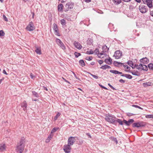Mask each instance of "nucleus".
<instances>
[{
  "instance_id": "nucleus-1",
  "label": "nucleus",
  "mask_w": 153,
  "mask_h": 153,
  "mask_svg": "<svg viewBox=\"0 0 153 153\" xmlns=\"http://www.w3.org/2000/svg\"><path fill=\"white\" fill-rule=\"evenodd\" d=\"M25 139L24 137H22L19 143L17 144L16 149V152L19 153H22L23 151L25 146Z\"/></svg>"
},
{
  "instance_id": "nucleus-2",
  "label": "nucleus",
  "mask_w": 153,
  "mask_h": 153,
  "mask_svg": "<svg viewBox=\"0 0 153 153\" xmlns=\"http://www.w3.org/2000/svg\"><path fill=\"white\" fill-rule=\"evenodd\" d=\"M115 119H117V118L114 115L110 114H106L105 115V119L106 121L111 123L115 124L116 120Z\"/></svg>"
},
{
  "instance_id": "nucleus-3",
  "label": "nucleus",
  "mask_w": 153,
  "mask_h": 153,
  "mask_svg": "<svg viewBox=\"0 0 153 153\" xmlns=\"http://www.w3.org/2000/svg\"><path fill=\"white\" fill-rule=\"evenodd\" d=\"M146 123L142 121H139L133 123L132 124V127L133 128L136 127L138 128L141 127H143L145 126Z\"/></svg>"
},
{
  "instance_id": "nucleus-4",
  "label": "nucleus",
  "mask_w": 153,
  "mask_h": 153,
  "mask_svg": "<svg viewBox=\"0 0 153 153\" xmlns=\"http://www.w3.org/2000/svg\"><path fill=\"white\" fill-rule=\"evenodd\" d=\"M74 6V3L72 2H69L67 3L65 5V8H64L65 11H68L69 9H72Z\"/></svg>"
},
{
  "instance_id": "nucleus-5",
  "label": "nucleus",
  "mask_w": 153,
  "mask_h": 153,
  "mask_svg": "<svg viewBox=\"0 0 153 153\" xmlns=\"http://www.w3.org/2000/svg\"><path fill=\"white\" fill-rule=\"evenodd\" d=\"M139 10L140 12L142 13H145L148 11L147 7L143 5H140L139 7Z\"/></svg>"
},
{
  "instance_id": "nucleus-6",
  "label": "nucleus",
  "mask_w": 153,
  "mask_h": 153,
  "mask_svg": "<svg viewBox=\"0 0 153 153\" xmlns=\"http://www.w3.org/2000/svg\"><path fill=\"white\" fill-rule=\"evenodd\" d=\"M26 29L29 31L33 30L35 29V27L33 22H31L26 27Z\"/></svg>"
},
{
  "instance_id": "nucleus-7",
  "label": "nucleus",
  "mask_w": 153,
  "mask_h": 153,
  "mask_svg": "<svg viewBox=\"0 0 153 153\" xmlns=\"http://www.w3.org/2000/svg\"><path fill=\"white\" fill-rule=\"evenodd\" d=\"M56 42L63 50H64L65 49V46L60 39H56Z\"/></svg>"
},
{
  "instance_id": "nucleus-8",
  "label": "nucleus",
  "mask_w": 153,
  "mask_h": 153,
  "mask_svg": "<svg viewBox=\"0 0 153 153\" xmlns=\"http://www.w3.org/2000/svg\"><path fill=\"white\" fill-rule=\"evenodd\" d=\"M71 148V145L69 144L65 145L64 146V150L65 153H69L70 152Z\"/></svg>"
},
{
  "instance_id": "nucleus-9",
  "label": "nucleus",
  "mask_w": 153,
  "mask_h": 153,
  "mask_svg": "<svg viewBox=\"0 0 153 153\" xmlns=\"http://www.w3.org/2000/svg\"><path fill=\"white\" fill-rule=\"evenodd\" d=\"M122 52L120 50H117L115 52L114 56L115 57L116 59H119L122 56Z\"/></svg>"
},
{
  "instance_id": "nucleus-10",
  "label": "nucleus",
  "mask_w": 153,
  "mask_h": 153,
  "mask_svg": "<svg viewBox=\"0 0 153 153\" xmlns=\"http://www.w3.org/2000/svg\"><path fill=\"white\" fill-rule=\"evenodd\" d=\"M75 140V137H70L68 140V144L71 146L74 143Z\"/></svg>"
},
{
  "instance_id": "nucleus-11",
  "label": "nucleus",
  "mask_w": 153,
  "mask_h": 153,
  "mask_svg": "<svg viewBox=\"0 0 153 153\" xmlns=\"http://www.w3.org/2000/svg\"><path fill=\"white\" fill-rule=\"evenodd\" d=\"M53 29L55 35L58 36H59L60 35L58 31L57 25L55 23L53 24Z\"/></svg>"
},
{
  "instance_id": "nucleus-12",
  "label": "nucleus",
  "mask_w": 153,
  "mask_h": 153,
  "mask_svg": "<svg viewBox=\"0 0 153 153\" xmlns=\"http://www.w3.org/2000/svg\"><path fill=\"white\" fill-rule=\"evenodd\" d=\"M134 122V120L133 119H129L128 121L125 120H123L124 123H125L126 126H130Z\"/></svg>"
},
{
  "instance_id": "nucleus-13",
  "label": "nucleus",
  "mask_w": 153,
  "mask_h": 153,
  "mask_svg": "<svg viewBox=\"0 0 153 153\" xmlns=\"http://www.w3.org/2000/svg\"><path fill=\"white\" fill-rule=\"evenodd\" d=\"M140 62L143 64H147L149 62V60L147 58L145 57L141 59L140 60Z\"/></svg>"
},
{
  "instance_id": "nucleus-14",
  "label": "nucleus",
  "mask_w": 153,
  "mask_h": 153,
  "mask_svg": "<svg viewBox=\"0 0 153 153\" xmlns=\"http://www.w3.org/2000/svg\"><path fill=\"white\" fill-rule=\"evenodd\" d=\"M36 50H35V52L38 54H41L42 53L41 51V48L40 47H38L37 45H36L35 46Z\"/></svg>"
},
{
  "instance_id": "nucleus-15",
  "label": "nucleus",
  "mask_w": 153,
  "mask_h": 153,
  "mask_svg": "<svg viewBox=\"0 0 153 153\" xmlns=\"http://www.w3.org/2000/svg\"><path fill=\"white\" fill-rule=\"evenodd\" d=\"M139 67L140 68V69L147 71L148 70V67L147 65H143L142 64H140L139 65Z\"/></svg>"
},
{
  "instance_id": "nucleus-16",
  "label": "nucleus",
  "mask_w": 153,
  "mask_h": 153,
  "mask_svg": "<svg viewBox=\"0 0 153 153\" xmlns=\"http://www.w3.org/2000/svg\"><path fill=\"white\" fill-rule=\"evenodd\" d=\"M75 47L78 49H81L82 48L81 45L78 42L75 41L74 42Z\"/></svg>"
},
{
  "instance_id": "nucleus-17",
  "label": "nucleus",
  "mask_w": 153,
  "mask_h": 153,
  "mask_svg": "<svg viewBox=\"0 0 153 153\" xmlns=\"http://www.w3.org/2000/svg\"><path fill=\"white\" fill-rule=\"evenodd\" d=\"M6 146L4 143H2L0 144V151L3 152L5 150Z\"/></svg>"
},
{
  "instance_id": "nucleus-18",
  "label": "nucleus",
  "mask_w": 153,
  "mask_h": 153,
  "mask_svg": "<svg viewBox=\"0 0 153 153\" xmlns=\"http://www.w3.org/2000/svg\"><path fill=\"white\" fill-rule=\"evenodd\" d=\"M104 61L106 64L108 65H111L112 63V60L110 57H109L108 59H105Z\"/></svg>"
},
{
  "instance_id": "nucleus-19",
  "label": "nucleus",
  "mask_w": 153,
  "mask_h": 153,
  "mask_svg": "<svg viewBox=\"0 0 153 153\" xmlns=\"http://www.w3.org/2000/svg\"><path fill=\"white\" fill-rule=\"evenodd\" d=\"M122 76L125 77L126 78L131 79L132 78V76L130 75L126 74H123L122 75H121Z\"/></svg>"
},
{
  "instance_id": "nucleus-20",
  "label": "nucleus",
  "mask_w": 153,
  "mask_h": 153,
  "mask_svg": "<svg viewBox=\"0 0 153 153\" xmlns=\"http://www.w3.org/2000/svg\"><path fill=\"white\" fill-rule=\"evenodd\" d=\"M146 4L150 8L152 7V2L151 0H148Z\"/></svg>"
},
{
  "instance_id": "nucleus-21",
  "label": "nucleus",
  "mask_w": 153,
  "mask_h": 153,
  "mask_svg": "<svg viewBox=\"0 0 153 153\" xmlns=\"http://www.w3.org/2000/svg\"><path fill=\"white\" fill-rule=\"evenodd\" d=\"M116 122L118 123L119 125H123V124L124 123L123 122V120L122 121L121 119H119L118 118L116 119Z\"/></svg>"
},
{
  "instance_id": "nucleus-22",
  "label": "nucleus",
  "mask_w": 153,
  "mask_h": 153,
  "mask_svg": "<svg viewBox=\"0 0 153 153\" xmlns=\"http://www.w3.org/2000/svg\"><path fill=\"white\" fill-rule=\"evenodd\" d=\"M21 106L22 108L27 107V103L26 101L24 100L22 102L21 104Z\"/></svg>"
},
{
  "instance_id": "nucleus-23",
  "label": "nucleus",
  "mask_w": 153,
  "mask_h": 153,
  "mask_svg": "<svg viewBox=\"0 0 153 153\" xmlns=\"http://www.w3.org/2000/svg\"><path fill=\"white\" fill-rule=\"evenodd\" d=\"M63 7V5L62 4H59L58 6V10L61 12L62 11Z\"/></svg>"
},
{
  "instance_id": "nucleus-24",
  "label": "nucleus",
  "mask_w": 153,
  "mask_h": 153,
  "mask_svg": "<svg viewBox=\"0 0 153 153\" xmlns=\"http://www.w3.org/2000/svg\"><path fill=\"white\" fill-rule=\"evenodd\" d=\"M152 83L151 82H144L143 84V85L144 86V87H146L148 86H150L151 85Z\"/></svg>"
},
{
  "instance_id": "nucleus-25",
  "label": "nucleus",
  "mask_w": 153,
  "mask_h": 153,
  "mask_svg": "<svg viewBox=\"0 0 153 153\" xmlns=\"http://www.w3.org/2000/svg\"><path fill=\"white\" fill-rule=\"evenodd\" d=\"M102 49L103 50V52L105 53L108 51L109 48H108L107 46L106 45H105L102 47Z\"/></svg>"
},
{
  "instance_id": "nucleus-26",
  "label": "nucleus",
  "mask_w": 153,
  "mask_h": 153,
  "mask_svg": "<svg viewBox=\"0 0 153 153\" xmlns=\"http://www.w3.org/2000/svg\"><path fill=\"white\" fill-rule=\"evenodd\" d=\"M32 95L34 97L39 98V94L35 91H32Z\"/></svg>"
},
{
  "instance_id": "nucleus-27",
  "label": "nucleus",
  "mask_w": 153,
  "mask_h": 153,
  "mask_svg": "<svg viewBox=\"0 0 153 153\" xmlns=\"http://www.w3.org/2000/svg\"><path fill=\"white\" fill-rule=\"evenodd\" d=\"M113 64H114V65L115 66H118L120 64L123 65V63L121 62H118L115 61L114 62Z\"/></svg>"
},
{
  "instance_id": "nucleus-28",
  "label": "nucleus",
  "mask_w": 153,
  "mask_h": 153,
  "mask_svg": "<svg viewBox=\"0 0 153 153\" xmlns=\"http://www.w3.org/2000/svg\"><path fill=\"white\" fill-rule=\"evenodd\" d=\"M133 69H134L135 68H136L137 69L140 70V68L139 67V65L137 64H135L134 65L132 66H131Z\"/></svg>"
},
{
  "instance_id": "nucleus-29",
  "label": "nucleus",
  "mask_w": 153,
  "mask_h": 153,
  "mask_svg": "<svg viewBox=\"0 0 153 153\" xmlns=\"http://www.w3.org/2000/svg\"><path fill=\"white\" fill-rule=\"evenodd\" d=\"M79 63L80 65L84 67L85 65V64L84 61L83 60H80L79 61Z\"/></svg>"
},
{
  "instance_id": "nucleus-30",
  "label": "nucleus",
  "mask_w": 153,
  "mask_h": 153,
  "mask_svg": "<svg viewBox=\"0 0 153 153\" xmlns=\"http://www.w3.org/2000/svg\"><path fill=\"white\" fill-rule=\"evenodd\" d=\"M148 67L151 70H153V64L150 63L148 65Z\"/></svg>"
},
{
  "instance_id": "nucleus-31",
  "label": "nucleus",
  "mask_w": 153,
  "mask_h": 153,
  "mask_svg": "<svg viewBox=\"0 0 153 153\" xmlns=\"http://www.w3.org/2000/svg\"><path fill=\"white\" fill-rule=\"evenodd\" d=\"M114 3L118 4L121 2V0H112Z\"/></svg>"
},
{
  "instance_id": "nucleus-32",
  "label": "nucleus",
  "mask_w": 153,
  "mask_h": 153,
  "mask_svg": "<svg viewBox=\"0 0 153 153\" xmlns=\"http://www.w3.org/2000/svg\"><path fill=\"white\" fill-rule=\"evenodd\" d=\"M58 129V128L54 127L53 128L51 131V133H53L56 132Z\"/></svg>"
},
{
  "instance_id": "nucleus-33",
  "label": "nucleus",
  "mask_w": 153,
  "mask_h": 153,
  "mask_svg": "<svg viewBox=\"0 0 153 153\" xmlns=\"http://www.w3.org/2000/svg\"><path fill=\"white\" fill-rule=\"evenodd\" d=\"M60 23L62 25H65L66 24L65 21L64 19H61L60 20Z\"/></svg>"
},
{
  "instance_id": "nucleus-34",
  "label": "nucleus",
  "mask_w": 153,
  "mask_h": 153,
  "mask_svg": "<svg viewBox=\"0 0 153 153\" xmlns=\"http://www.w3.org/2000/svg\"><path fill=\"white\" fill-rule=\"evenodd\" d=\"M60 114L59 112H58L57 113L56 116L54 117V119L55 120H56L59 116L60 115Z\"/></svg>"
},
{
  "instance_id": "nucleus-35",
  "label": "nucleus",
  "mask_w": 153,
  "mask_h": 153,
  "mask_svg": "<svg viewBox=\"0 0 153 153\" xmlns=\"http://www.w3.org/2000/svg\"><path fill=\"white\" fill-rule=\"evenodd\" d=\"M127 63L130 66H133L134 64L133 62L131 61H129L127 62Z\"/></svg>"
},
{
  "instance_id": "nucleus-36",
  "label": "nucleus",
  "mask_w": 153,
  "mask_h": 153,
  "mask_svg": "<svg viewBox=\"0 0 153 153\" xmlns=\"http://www.w3.org/2000/svg\"><path fill=\"white\" fill-rule=\"evenodd\" d=\"M110 72L111 73L115 74H118V71L116 70H111L110 71Z\"/></svg>"
},
{
  "instance_id": "nucleus-37",
  "label": "nucleus",
  "mask_w": 153,
  "mask_h": 153,
  "mask_svg": "<svg viewBox=\"0 0 153 153\" xmlns=\"http://www.w3.org/2000/svg\"><path fill=\"white\" fill-rule=\"evenodd\" d=\"M111 139L112 140L115 142L116 144H117L118 143V141L117 138L114 137H111Z\"/></svg>"
},
{
  "instance_id": "nucleus-38",
  "label": "nucleus",
  "mask_w": 153,
  "mask_h": 153,
  "mask_svg": "<svg viewBox=\"0 0 153 153\" xmlns=\"http://www.w3.org/2000/svg\"><path fill=\"white\" fill-rule=\"evenodd\" d=\"M74 55L76 58L78 57L79 56L81 55V54L80 53H77L76 52H75L74 53Z\"/></svg>"
},
{
  "instance_id": "nucleus-39",
  "label": "nucleus",
  "mask_w": 153,
  "mask_h": 153,
  "mask_svg": "<svg viewBox=\"0 0 153 153\" xmlns=\"http://www.w3.org/2000/svg\"><path fill=\"white\" fill-rule=\"evenodd\" d=\"M104 54H105L103 53H99L98 55V56L100 58H103V56H102Z\"/></svg>"
},
{
  "instance_id": "nucleus-40",
  "label": "nucleus",
  "mask_w": 153,
  "mask_h": 153,
  "mask_svg": "<svg viewBox=\"0 0 153 153\" xmlns=\"http://www.w3.org/2000/svg\"><path fill=\"white\" fill-rule=\"evenodd\" d=\"M5 35V33L2 30H0V36H3Z\"/></svg>"
},
{
  "instance_id": "nucleus-41",
  "label": "nucleus",
  "mask_w": 153,
  "mask_h": 153,
  "mask_svg": "<svg viewBox=\"0 0 153 153\" xmlns=\"http://www.w3.org/2000/svg\"><path fill=\"white\" fill-rule=\"evenodd\" d=\"M101 69L105 70L107 69V65H104L100 67Z\"/></svg>"
},
{
  "instance_id": "nucleus-42",
  "label": "nucleus",
  "mask_w": 153,
  "mask_h": 153,
  "mask_svg": "<svg viewBox=\"0 0 153 153\" xmlns=\"http://www.w3.org/2000/svg\"><path fill=\"white\" fill-rule=\"evenodd\" d=\"M146 117L147 118H153V114L148 115H146Z\"/></svg>"
},
{
  "instance_id": "nucleus-43",
  "label": "nucleus",
  "mask_w": 153,
  "mask_h": 153,
  "mask_svg": "<svg viewBox=\"0 0 153 153\" xmlns=\"http://www.w3.org/2000/svg\"><path fill=\"white\" fill-rule=\"evenodd\" d=\"M52 136L51 134L49 135L48 138V141H47V143L49 142L50 141V140L52 138Z\"/></svg>"
},
{
  "instance_id": "nucleus-44",
  "label": "nucleus",
  "mask_w": 153,
  "mask_h": 153,
  "mask_svg": "<svg viewBox=\"0 0 153 153\" xmlns=\"http://www.w3.org/2000/svg\"><path fill=\"white\" fill-rule=\"evenodd\" d=\"M92 56L87 57L85 58V59L88 61H90L92 59Z\"/></svg>"
},
{
  "instance_id": "nucleus-45",
  "label": "nucleus",
  "mask_w": 153,
  "mask_h": 153,
  "mask_svg": "<svg viewBox=\"0 0 153 153\" xmlns=\"http://www.w3.org/2000/svg\"><path fill=\"white\" fill-rule=\"evenodd\" d=\"M132 106L134 107H136V108H139V109H143V108H141L140 106H138L137 105H132Z\"/></svg>"
},
{
  "instance_id": "nucleus-46",
  "label": "nucleus",
  "mask_w": 153,
  "mask_h": 153,
  "mask_svg": "<svg viewBox=\"0 0 153 153\" xmlns=\"http://www.w3.org/2000/svg\"><path fill=\"white\" fill-rule=\"evenodd\" d=\"M94 52L96 54H98L99 53V49L98 48H96L94 51Z\"/></svg>"
},
{
  "instance_id": "nucleus-47",
  "label": "nucleus",
  "mask_w": 153,
  "mask_h": 153,
  "mask_svg": "<svg viewBox=\"0 0 153 153\" xmlns=\"http://www.w3.org/2000/svg\"><path fill=\"white\" fill-rule=\"evenodd\" d=\"M3 19L5 21H8V19L6 17V16L4 15L3 16Z\"/></svg>"
},
{
  "instance_id": "nucleus-48",
  "label": "nucleus",
  "mask_w": 153,
  "mask_h": 153,
  "mask_svg": "<svg viewBox=\"0 0 153 153\" xmlns=\"http://www.w3.org/2000/svg\"><path fill=\"white\" fill-rule=\"evenodd\" d=\"M93 51L91 50L89 51H87V53L88 54H92L93 53Z\"/></svg>"
},
{
  "instance_id": "nucleus-49",
  "label": "nucleus",
  "mask_w": 153,
  "mask_h": 153,
  "mask_svg": "<svg viewBox=\"0 0 153 153\" xmlns=\"http://www.w3.org/2000/svg\"><path fill=\"white\" fill-rule=\"evenodd\" d=\"M135 114H134L131 113H128L127 114V116H128L129 117H130V116H131L133 115H135Z\"/></svg>"
},
{
  "instance_id": "nucleus-50",
  "label": "nucleus",
  "mask_w": 153,
  "mask_h": 153,
  "mask_svg": "<svg viewBox=\"0 0 153 153\" xmlns=\"http://www.w3.org/2000/svg\"><path fill=\"white\" fill-rule=\"evenodd\" d=\"M123 66L125 68H126L127 69L130 70L131 68L130 67L128 66L127 65H123Z\"/></svg>"
},
{
  "instance_id": "nucleus-51",
  "label": "nucleus",
  "mask_w": 153,
  "mask_h": 153,
  "mask_svg": "<svg viewBox=\"0 0 153 153\" xmlns=\"http://www.w3.org/2000/svg\"><path fill=\"white\" fill-rule=\"evenodd\" d=\"M91 75L94 78H95L96 79H97L98 78V76H96V75H93V74H91Z\"/></svg>"
},
{
  "instance_id": "nucleus-52",
  "label": "nucleus",
  "mask_w": 153,
  "mask_h": 153,
  "mask_svg": "<svg viewBox=\"0 0 153 153\" xmlns=\"http://www.w3.org/2000/svg\"><path fill=\"white\" fill-rule=\"evenodd\" d=\"M137 71L136 72H132L131 73H132V74L133 75H136V76H139V74H137Z\"/></svg>"
},
{
  "instance_id": "nucleus-53",
  "label": "nucleus",
  "mask_w": 153,
  "mask_h": 153,
  "mask_svg": "<svg viewBox=\"0 0 153 153\" xmlns=\"http://www.w3.org/2000/svg\"><path fill=\"white\" fill-rule=\"evenodd\" d=\"M98 63L100 64H102L103 62V61L102 60H100L98 61Z\"/></svg>"
},
{
  "instance_id": "nucleus-54",
  "label": "nucleus",
  "mask_w": 153,
  "mask_h": 153,
  "mask_svg": "<svg viewBox=\"0 0 153 153\" xmlns=\"http://www.w3.org/2000/svg\"><path fill=\"white\" fill-rule=\"evenodd\" d=\"M83 140H79V145L82 144L83 143Z\"/></svg>"
},
{
  "instance_id": "nucleus-55",
  "label": "nucleus",
  "mask_w": 153,
  "mask_h": 153,
  "mask_svg": "<svg viewBox=\"0 0 153 153\" xmlns=\"http://www.w3.org/2000/svg\"><path fill=\"white\" fill-rule=\"evenodd\" d=\"M30 77L32 79H33L35 76H34V75L33 74H32V73H31V74H30Z\"/></svg>"
},
{
  "instance_id": "nucleus-56",
  "label": "nucleus",
  "mask_w": 153,
  "mask_h": 153,
  "mask_svg": "<svg viewBox=\"0 0 153 153\" xmlns=\"http://www.w3.org/2000/svg\"><path fill=\"white\" fill-rule=\"evenodd\" d=\"M119 81L121 83H124L125 82V81L122 79H120Z\"/></svg>"
},
{
  "instance_id": "nucleus-57",
  "label": "nucleus",
  "mask_w": 153,
  "mask_h": 153,
  "mask_svg": "<svg viewBox=\"0 0 153 153\" xmlns=\"http://www.w3.org/2000/svg\"><path fill=\"white\" fill-rule=\"evenodd\" d=\"M3 73L6 75H7L8 74L7 73L5 70H4L3 71Z\"/></svg>"
},
{
  "instance_id": "nucleus-58",
  "label": "nucleus",
  "mask_w": 153,
  "mask_h": 153,
  "mask_svg": "<svg viewBox=\"0 0 153 153\" xmlns=\"http://www.w3.org/2000/svg\"><path fill=\"white\" fill-rule=\"evenodd\" d=\"M143 1L145 4H146L147 2L148 1V0H143Z\"/></svg>"
},
{
  "instance_id": "nucleus-59",
  "label": "nucleus",
  "mask_w": 153,
  "mask_h": 153,
  "mask_svg": "<svg viewBox=\"0 0 153 153\" xmlns=\"http://www.w3.org/2000/svg\"><path fill=\"white\" fill-rule=\"evenodd\" d=\"M150 15L152 17H153V11H152L150 12Z\"/></svg>"
},
{
  "instance_id": "nucleus-60",
  "label": "nucleus",
  "mask_w": 153,
  "mask_h": 153,
  "mask_svg": "<svg viewBox=\"0 0 153 153\" xmlns=\"http://www.w3.org/2000/svg\"><path fill=\"white\" fill-rule=\"evenodd\" d=\"M84 1L87 3L91 1V0H84Z\"/></svg>"
},
{
  "instance_id": "nucleus-61",
  "label": "nucleus",
  "mask_w": 153,
  "mask_h": 153,
  "mask_svg": "<svg viewBox=\"0 0 153 153\" xmlns=\"http://www.w3.org/2000/svg\"><path fill=\"white\" fill-rule=\"evenodd\" d=\"M101 87L102 88H104V89H106V90H107V88H106L105 87H104V86H102V85H101Z\"/></svg>"
},
{
  "instance_id": "nucleus-62",
  "label": "nucleus",
  "mask_w": 153,
  "mask_h": 153,
  "mask_svg": "<svg viewBox=\"0 0 153 153\" xmlns=\"http://www.w3.org/2000/svg\"><path fill=\"white\" fill-rule=\"evenodd\" d=\"M62 78L63 79H64V80L66 82H68L69 83H70L69 82H68V81L67 80L65 79H64V78H63V77H62Z\"/></svg>"
},
{
  "instance_id": "nucleus-63",
  "label": "nucleus",
  "mask_w": 153,
  "mask_h": 153,
  "mask_svg": "<svg viewBox=\"0 0 153 153\" xmlns=\"http://www.w3.org/2000/svg\"><path fill=\"white\" fill-rule=\"evenodd\" d=\"M95 62H93L91 63L90 64L92 65H94L95 64Z\"/></svg>"
},
{
  "instance_id": "nucleus-64",
  "label": "nucleus",
  "mask_w": 153,
  "mask_h": 153,
  "mask_svg": "<svg viewBox=\"0 0 153 153\" xmlns=\"http://www.w3.org/2000/svg\"><path fill=\"white\" fill-rule=\"evenodd\" d=\"M98 13L101 14H102L103 13V12L102 11L100 10H99V12H98Z\"/></svg>"
}]
</instances>
